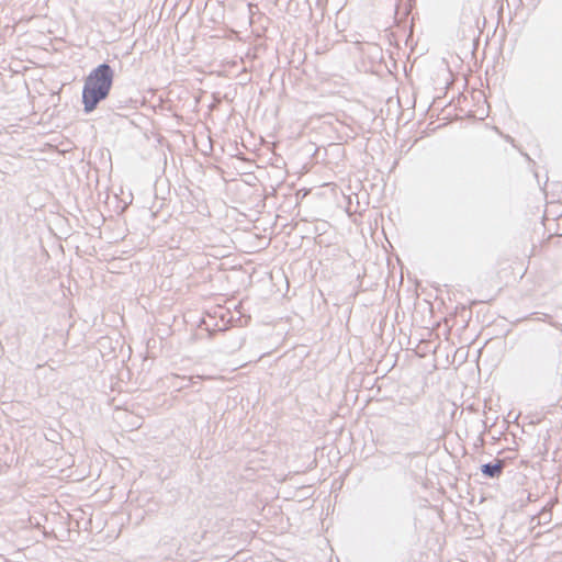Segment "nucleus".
<instances>
[{"label":"nucleus","instance_id":"nucleus-2","mask_svg":"<svg viewBox=\"0 0 562 562\" xmlns=\"http://www.w3.org/2000/svg\"><path fill=\"white\" fill-rule=\"evenodd\" d=\"M504 468V462L498 460L496 463H486L482 465V473L488 477H498Z\"/></svg>","mask_w":562,"mask_h":562},{"label":"nucleus","instance_id":"nucleus-1","mask_svg":"<svg viewBox=\"0 0 562 562\" xmlns=\"http://www.w3.org/2000/svg\"><path fill=\"white\" fill-rule=\"evenodd\" d=\"M113 77L114 71L108 64L99 65L88 75L82 90V102L86 113L93 111L98 103L109 95Z\"/></svg>","mask_w":562,"mask_h":562},{"label":"nucleus","instance_id":"nucleus-3","mask_svg":"<svg viewBox=\"0 0 562 562\" xmlns=\"http://www.w3.org/2000/svg\"><path fill=\"white\" fill-rule=\"evenodd\" d=\"M195 379H202V376L198 375V376H190L188 378V381L191 383V384H194L195 383Z\"/></svg>","mask_w":562,"mask_h":562}]
</instances>
